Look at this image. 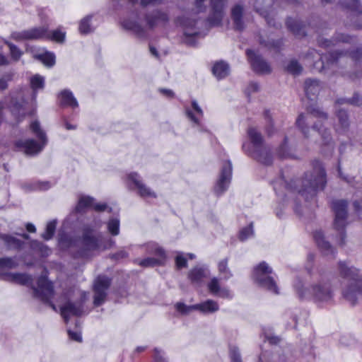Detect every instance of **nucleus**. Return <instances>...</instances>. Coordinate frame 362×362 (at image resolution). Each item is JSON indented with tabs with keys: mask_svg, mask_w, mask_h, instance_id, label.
<instances>
[{
	"mask_svg": "<svg viewBox=\"0 0 362 362\" xmlns=\"http://www.w3.org/2000/svg\"><path fill=\"white\" fill-rule=\"evenodd\" d=\"M230 358L232 362H242L240 355L237 349H233L230 350Z\"/></svg>",
	"mask_w": 362,
	"mask_h": 362,
	"instance_id": "obj_57",
	"label": "nucleus"
},
{
	"mask_svg": "<svg viewBox=\"0 0 362 362\" xmlns=\"http://www.w3.org/2000/svg\"><path fill=\"white\" fill-rule=\"evenodd\" d=\"M61 315L66 322L70 316H79L83 313V305L81 303L66 302L60 308Z\"/></svg>",
	"mask_w": 362,
	"mask_h": 362,
	"instance_id": "obj_19",
	"label": "nucleus"
},
{
	"mask_svg": "<svg viewBox=\"0 0 362 362\" xmlns=\"http://www.w3.org/2000/svg\"><path fill=\"white\" fill-rule=\"evenodd\" d=\"M68 334H69V337L76 341H81V334L78 333V332H71L70 330L68 331Z\"/></svg>",
	"mask_w": 362,
	"mask_h": 362,
	"instance_id": "obj_60",
	"label": "nucleus"
},
{
	"mask_svg": "<svg viewBox=\"0 0 362 362\" xmlns=\"http://www.w3.org/2000/svg\"><path fill=\"white\" fill-rule=\"evenodd\" d=\"M314 239L317 246L325 255L334 254V248L331 246L329 242L325 240L324 234L322 231H315L314 233Z\"/></svg>",
	"mask_w": 362,
	"mask_h": 362,
	"instance_id": "obj_23",
	"label": "nucleus"
},
{
	"mask_svg": "<svg viewBox=\"0 0 362 362\" xmlns=\"http://www.w3.org/2000/svg\"><path fill=\"white\" fill-rule=\"evenodd\" d=\"M264 117H265V119L267 120V122L269 124V127H267V130L268 133L270 134H271V131H270L269 128H270V127H272V116H271L270 112L269 111H265Z\"/></svg>",
	"mask_w": 362,
	"mask_h": 362,
	"instance_id": "obj_61",
	"label": "nucleus"
},
{
	"mask_svg": "<svg viewBox=\"0 0 362 362\" xmlns=\"http://www.w3.org/2000/svg\"><path fill=\"white\" fill-rule=\"evenodd\" d=\"M207 286L209 292L214 296H217L223 298H232L230 291L227 288H221L219 284V280L216 277L212 278Z\"/></svg>",
	"mask_w": 362,
	"mask_h": 362,
	"instance_id": "obj_22",
	"label": "nucleus"
},
{
	"mask_svg": "<svg viewBox=\"0 0 362 362\" xmlns=\"http://www.w3.org/2000/svg\"><path fill=\"white\" fill-rule=\"evenodd\" d=\"M56 228V221H52L47 224L46 230L42 234L45 240H49L52 238Z\"/></svg>",
	"mask_w": 362,
	"mask_h": 362,
	"instance_id": "obj_45",
	"label": "nucleus"
},
{
	"mask_svg": "<svg viewBox=\"0 0 362 362\" xmlns=\"http://www.w3.org/2000/svg\"><path fill=\"white\" fill-rule=\"evenodd\" d=\"M208 274L209 273L206 268L195 267L189 270L188 273V278L192 284H200Z\"/></svg>",
	"mask_w": 362,
	"mask_h": 362,
	"instance_id": "obj_24",
	"label": "nucleus"
},
{
	"mask_svg": "<svg viewBox=\"0 0 362 362\" xmlns=\"http://www.w3.org/2000/svg\"><path fill=\"white\" fill-rule=\"evenodd\" d=\"M5 43L9 47L11 57L14 60L18 61L20 59V57H21L23 52L13 44L9 42H7V41H5Z\"/></svg>",
	"mask_w": 362,
	"mask_h": 362,
	"instance_id": "obj_48",
	"label": "nucleus"
},
{
	"mask_svg": "<svg viewBox=\"0 0 362 362\" xmlns=\"http://www.w3.org/2000/svg\"><path fill=\"white\" fill-rule=\"evenodd\" d=\"M332 209L335 214L334 227L340 235L339 244H344L345 234L344 229L346 224L347 202L344 200H335L332 202Z\"/></svg>",
	"mask_w": 362,
	"mask_h": 362,
	"instance_id": "obj_8",
	"label": "nucleus"
},
{
	"mask_svg": "<svg viewBox=\"0 0 362 362\" xmlns=\"http://www.w3.org/2000/svg\"><path fill=\"white\" fill-rule=\"evenodd\" d=\"M129 178L135 185L137 194L142 198H156V193L153 191L149 187L145 185L142 180L139 179L137 173H133L129 175Z\"/></svg>",
	"mask_w": 362,
	"mask_h": 362,
	"instance_id": "obj_18",
	"label": "nucleus"
},
{
	"mask_svg": "<svg viewBox=\"0 0 362 362\" xmlns=\"http://www.w3.org/2000/svg\"><path fill=\"white\" fill-rule=\"evenodd\" d=\"M212 72L218 79H221L228 75L229 66L223 62H218L214 65Z\"/></svg>",
	"mask_w": 362,
	"mask_h": 362,
	"instance_id": "obj_30",
	"label": "nucleus"
},
{
	"mask_svg": "<svg viewBox=\"0 0 362 362\" xmlns=\"http://www.w3.org/2000/svg\"><path fill=\"white\" fill-rule=\"evenodd\" d=\"M110 285V279L104 276H98L94 284V304L97 306L101 305L105 300L107 290Z\"/></svg>",
	"mask_w": 362,
	"mask_h": 362,
	"instance_id": "obj_13",
	"label": "nucleus"
},
{
	"mask_svg": "<svg viewBox=\"0 0 362 362\" xmlns=\"http://www.w3.org/2000/svg\"><path fill=\"white\" fill-rule=\"evenodd\" d=\"M176 310L182 314L186 315L193 310H198L203 313H212L219 309L217 302L213 300H207L202 303L194 305H186L182 303H177L175 305Z\"/></svg>",
	"mask_w": 362,
	"mask_h": 362,
	"instance_id": "obj_10",
	"label": "nucleus"
},
{
	"mask_svg": "<svg viewBox=\"0 0 362 362\" xmlns=\"http://www.w3.org/2000/svg\"><path fill=\"white\" fill-rule=\"evenodd\" d=\"M337 103L344 104V103H351L355 105H360L362 104V98L358 95H355L350 100L340 99L337 100Z\"/></svg>",
	"mask_w": 362,
	"mask_h": 362,
	"instance_id": "obj_50",
	"label": "nucleus"
},
{
	"mask_svg": "<svg viewBox=\"0 0 362 362\" xmlns=\"http://www.w3.org/2000/svg\"><path fill=\"white\" fill-rule=\"evenodd\" d=\"M153 253L155 254L156 256H158L157 259H162V264H163L165 259V252L163 250V249L160 247L156 246L155 250L153 252Z\"/></svg>",
	"mask_w": 362,
	"mask_h": 362,
	"instance_id": "obj_56",
	"label": "nucleus"
},
{
	"mask_svg": "<svg viewBox=\"0 0 362 362\" xmlns=\"http://www.w3.org/2000/svg\"><path fill=\"white\" fill-rule=\"evenodd\" d=\"M6 280L16 284L25 285L30 281L31 278L24 274L9 273L6 276Z\"/></svg>",
	"mask_w": 362,
	"mask_h": 362,
	"instance_id": "obj_32",
	"label": "nucleus"
},
{
	"mask_svg": "<svg viewBox=\"0 0 362 362\" xmlns=\"http://www.w3.org/2000/svg\"><path fill=\"white\" fill-rule=\"evenodd\" d=\"M232 175V165L230 161H226L223 163L220 177L214 187L215 192L220 195L225 192L230 182Z\"/></svg>",
	"mask_w": 362,
	"mask_h": 362,
	"instance_id": "obj_14",
	"label": "nucleus"
},
{
	"mask_svg": "<svg viewBox=\"0 0 362 362\" xmlns=\"http://www.w3.org/2000/svg\"><path fill=\"white\" fill-rule=\"evenodd\" d=\"M212 6V13L209 18L210 23L218 25L221 23L224 16L223 0H210Z\"/></svg>",
	"mask_w": 362,
	"mask_h": 362,
	"instance_id": "obj_20",
	"label": "nucleus"
},
{
	"mask_svg": "<svg viewBox=\"0 0 362 362\" xmlns=\"http://www.w3.org/2000/svg\"><path fill=\"white\" fill-rule=\"evenodd\" d=\"M23 90L22 89H19L16 92L11 93V104L13 105L12 112L15 115H19L21 116H24L25 115V112H24L23 109Z\"/></svg>",
	"mask_w": 362,
	"mask_h": 362,
	"instance_id": "obj_21",
	"label": "nucleus"
},
{
	"mask_svg": "<svg viewBox=\"0 0 362 362\" xmlns=\"http://www.w3.org/2000/svg\"><path fill=\"white\" fill-rule=\"evenodd\" d=\"M102 247L101 240L93 235L90 231L83 233L81 240V250L79 255L82 257H88L90 253L98 250Z\"/></svg>",
	"mask_w": 362,
	"mask_h": 362,
	"instance_id": "obj_12",
	"label": "nucleus"
},
{
	"mask_svg": "<svg viewBox=\"0 0 362 362\" xmlns=\"http://www.w3.org/2000/svg\"><path fill=\"white\" fill-rule=\"evenodd\" d=\"M93 199L90 197L82 196L78 199V203L76 207L78 212L82 211L84 209L93 206Z\"/></svg>",
	"mask_w": 362,
	"mask_h": 362,
	"instance_id": "obj_38",
	"label": "nucleus"
},
{
	"mask_svg": "<svg viewBox=\"0 0 362 362\" xmlns=\"http://www.w3.org/2000/svg\"><path fill=\"white\" fill-rule=\"evenodd\" d=\"M351 40V38L349 36H345L342 34H339V35H338L337 38L334 40V42L330 41L327 39L322 38V39L319 40V43L322 46L327 47H329L331 45H335L340 42H349Z\"/></svg>",
	"mask_w": 362,
	"mask_h": 362,
	"instance_id": "obj_35",
	"label": "nucleus"
},
{
	"mask_svg": "<svg viewBox=\"0 0 362 362\" xmlns=\"http://www.w3.org/2000/svg\"><path fill=\"white\" fill-rule=\"evenodd\" d=\"M162 3V0H141L142 6H155Z\"/></svg>",
	"mask_w": 362,
	"mask_h": 362,
	"instance_id": "obj_59",
	"label": "nucleus"
},
{
	"mask_svg": "<svg viewBox=\"0 0 362 362\" xmlns=\"http://www.w3.org/2000/svg\"><path fill=\"white\" fill-rule=\"evenodd\" d=\"M296 290L302 299L312 297L313 300L321 304H327L332 301L334 293L330 279L327 275H322L309 288L301 283L296 285Z\"/></svg>",
	"mask_w": 362,
	"mask_h": 362,
	"instance_id": "obj_1",
	"label": "nucleus"
},
{
	"mask_svg": "<svg viewBox=\"0 0 362 362\" xmlns=\"http://www.w3.org/2000/svg\"><path fill=\"white\" fill-rule=\"evenodd\" d=\"M286 71L294 75H299L303 71V66L295 59L290 60L285 66Z\"/></svg>",
	"mask_w": 362,
	"mask_h": 362,
	"instance_id": "obj_36",
	"label": "nucleus"
},
{
	"mask_svg": "<svg viewBox=\"0 0 362 362\" xmlns=\"http://www.w3.org/2000/svg\"><path fill=\"white\" fill-rule=\"evenodd\" d=\"M139 264L144 267H154L162 264V259L154 257H148L140 261Z\"/></svg>",
	"mask_w": 362,
	"mask_h": 362,
	"instance_id": "obj_46",
	"label": "nucleus"
},
{
	"mask_svg": "<svg viewBox=\"0 0 362 362\" xmlns=\"http://www.w3.org/2000/svg\"><path fill=\"white\" fill-rule=\"evenodd\" d=\"M36 58L40 60L45 66L51 67L55 64V56L53 53L45 52L36 56Z\"/></svg>",
	"mask_w": 362,
	"mask_h": 362,
	"instance_id": "obj_37",
	"label": "nucleus"
},
{
	"mask_svg": "<svg viewBox=\"0 0 362 362\" xmlns=\"http://www.w3.org/2000/svg\"><path fill=\"white\" fill-rule=\"evenodd\" d=\"M179 21L184 28V42L189 46L195 45L197 37L201 35L197 27L198 22L186 16L180 18Z\"/></svg>",
	"mask_w": 362,
	"mask_h": 362,
	"instance_id": "obj_9",
	"label": "nucleus"
},
{
	"mask_svg": "<svg viewBox=\"0 0 362 362\" xmlns=\"http://www.w3.org/2000/svg\"><path fill=\"white\" fill-rule=\"evenodd\" d=\"M59 98L60 100V103L62 105H68L71 107H76L78 105V102L74 97L72 93L68 90H62L59 93Z\"/></svg>",
	"mask_w": 362,
	"mask_h": 362,
	"instance_id": "obj_29",
	"label": "nucleus"
},
{
	"mask_svg": "<svg viewBox=\"0 0 362 362\" xmlns=\"http://www.w3.org/2000/svg\"><path fill=\"white\" fill-rule=\"evenodd\" d=\"M313 172L307 173L303 182V189L299 191L307 198V194L314 196L316 191L322 189L326 184V173L322 164L315 160L313 164Z\"/></svg>",
	"mask_w": 362,
	"mask_h": 362,
	"instance_id": "obj_4",
	"label": "nucleus"
},
{
	"mask_svg": "<svg viewBox=\"0 0 362 362\" xmlns=\"http://www.w3.org/2000/svg\"><path fill=\"white\" fill-rule=\"evenodd\" d=\"M155 362H166L165 358L163 356L161 351L156 349L154 350Z\"/></svg>",
	"mask_w": 362,
	"mask_h": 362,
	"instance_id": "obj_58",
	"label": "nucleus"
},
{
	"mask_svg": "<svg viewBox=\"0 0 362 362\" xmlns=\"http://www.w3.org/2000/svg\"><path fill=\"white\" fill-rule=\"evenodd\" d=\"M305 91L308 97H315L321 89L320 82L315 79H307L305 81Z\"/></svg>",
	"mask_w": 362,
	"mask_h": 362,
	"instance_id": "obj_26",
	"label": "nucleus"
},
{
	"mask_svg": "<svg viewBox=\"0 0 362 362\" xmlns=\"http://www.w3.org/2000/svg\"><path fill=\"white\" fill-rule=\"evenodd\" d=\"M93 209L97 211H105L107 208V205L105 204H93Z\"/></svg>",
	"mask_w": 362,
	"mask_h": 362,
	"instance_id": "obj_62",
	"label": "nucleus"
},
{
	"mask_svg": "<svg viewBox=\"0 0 362 362\" xmlns=\"http://www.w3.org/2000/svg\"><path fill=\"white\" fill-rule=\"evenodd\" d=\"M272 269L265 262L259 263L254 269L255 280L263 288L274 293H279L277 286L273 279L268 275Z\"/></svg>",
	"mask_w": 362,
	"mask_h": 362,
	"instance_id": "obj_7",
	"label": "nucleus"
},
{
	"mask_svg": "<svg viewBox=\"0 0 362 362\" xmlns=\"http://www.w3.org/2000/svg\"><path fill=\"white\" fill-rule=\"evenodd\" d=\"M318 117L326 119L327 117L325 112L319 110L314 111L306 115L300 114L298 116L296 120V124L300 129L305 137H308V125L313 122L315 118Z\"/></svg>",
	"mask_w": 362,
	"mask_h": 362,
	"instance_id": "obj_16",
	"label": "nucleus"
},
{
	"mask_svg": "<svg viewBox=\"0 0 362 362\" xmlns=\"http://www.w3.org/2000/svg\"><path fill=\"white\" fill-rule=\"evenodd\" d=\"M252 69L259 74H267L272 71L270 66L260 56L253 51L248 49L246 52Z\"/></svg>",
	"mask_w": 362,
	"mask_h": 362,
	"instance_id": "obj_17",
	"label": "nucleus"
},
{
	"mask_svg": "<svg viewBox=\"0 0 362 362\" xmlns=\"http://www.w3.org/2000/svg\"><path fill=\"white\" fill-rule=\"evenodd\" d=\"M176 265L179 269L187 267V259L184 257L183 254L179 252L175 257Z\"/></svg>",
	"mask_w": 362,
	"mask_h": 362,
	"instance_id": "obj_53",
	"label": "nucleus"
},
{
	"mask_svg": "<svg viewBox=\"0 0 362 362\" xmlns=\"http://www.w3.org/2000/svg\"><path fill=\"white\" fill-rule=\"evenodd\" d=\"M91 18L92 16H87L80 21L78 30L81 34H88L93 31L90 24Z\"/></svg>",
	"mask_w": 362,
	"mask_h": 362,
	"instance_id": "obj_39",
	"label": "nucleus"
},
{
	"mask_svg": "<svg viewBox=\"0 0 362 362\" xmlns=\"http://www.w3.org/2000/svg\"><path fill=\"white\" fill-rule=\"evenodd\" d=\"M66 33L64 32L61 31L59 29L54 30L52 33H48L47 32V35L45 37L54 40L57 42L62 43L64 41Z\"/></svg>",
	"mask_w": 362,
	"mask_h": 362,
	"instance_id": "obj_42",
	"label": "nucleus"
},
{
	"mask_svg": "<svg viewBox=\"0 0 362 362\" xmlns=\"http://www.w3.org/2000/svg\"><path fill=\"white\" fill-rule=\"evenodd\" d=\"M30 85L34 90L42 89L44 87V78L39 75H35L31 78Z\"/></svg>",
	"mask_w": 362,
	"mask_h": 362,
	"instance_id": "obj_47",
	"label": "nucleus"
},
{
	"mask_svg": "<svg viewBox=\"0 0 362 362\" xmlns=\"http://www.w3.org/2000/svg\"><path fill=\"white\" fill-rule=\"evenodd\" d=\"M122 25L124 29L131 30L139 36H142L144 34V28L134 21L126 19L122 23Z\"/></svg>",
	"mask_w": 362,
	"mask_h": 362,
	"instance_id": "obj_31",
	"label": "nucleus"
},
{
	"mask_svg": "<svg viewBox=\"0 0 362 362\" xmlns=\"http://www.w3.org/2000/svg\"><path fill=\"white\" fill-rule=\"evenodd\" d=\"M11 38L16 41L27 40L25 30L13 33L11 34Z\"/></svg>",
	"mask_w": 362,
	"mask_h": 362,
	"instance_id": "obj_55",
	"label": "nucleus"
},
{
	"mask_svg": "<svg viewBox=\"0 0 362 362\" xmlns=\"http://www.w3.org/2000/svg\"><path fill=\"white\" fill-rule=\"evenodd\" d=\"M247 136L252 144V149L247 148L246 144L243 145V149L257 161L269 165L272 162V156L269 147L264 145L262 134L257 128L250 127L247 129Z\"/></svg>",
	"mask_w": 362,
	"mask_h": 362,
	"instance_id": "obj_3",
	"label": "nucleus"
},
{
	"mask_svg": "<svg viewBox=\"0 0 362 362\" xmlns=\"http://www.w3.org/2000/svg\"><path fill=\"white\" fill-rule=\"evenodd\" d=\"M0 267L15 268L17 267V263L11 258L0 259Z\"/></svg>",
	"mask_w": 362,
	"mask_h": 362,
	"instance_id": "obj_51",
	"label": "nucleus"
},
{
	"mask_svg": "<svg viewBox=\"0 0 362 362\" xmlns=\"http://www.w3.org/2000/svg\"><path fill=\"white\" fill-rule=\"evenodd\" d=\"M253 235V226L252 223L250 224L247 227L244 228L240 233V239L245 240L248 238Z\"/></svg>",
	"mask_w": 362,
	"mask_h": 362,
	"instance_id": "obj_49",
	"label": "nucleus"
},
{
	"mask_svg": "<svg viewBox=\"0 0 362 362\" xmlns=\"http://www.w3.org/2000/svg\"><path fill=\"white\" fill-rule=\"evenodd\" d=\"M169 20L168 13L160 10H154L146 16V25L150 29L164 27Z\"/></svg>",
	"mask_w": 362,
	"mask_h": 362,
	"instance_id": "obj_15",
	"label": "nucleus"
},
{
	"mask_svg": "<svg viewBox=\"0 0 362 362\" xmlns=\"http://www.w3.org/2000/svg\"><path fill=\"white\" fill-rule=\"evenodd\" d=\"M243 7L240 5H235L231 11V16L235 24L236 29L241 30L243 28Z\"/></svg>",
	"mask_w": 362,
	"mask_h": 362,
	"instance_id": "obj_27",
	"label": "nucleus"
},
{
	"mask_svg": "<svg viewBox=\"0 0 362 362\" xmlns=\"http://www.w3.org/2000/svg\"><path fill=\"white\" fill-rule=\"evenodd\" d=\"M279 154L282 158H288L291 156V154L288 152L286 140H285L284 144L280 146L279 148Z\"/></svg>",
	"mask_w": 362,
	"mask_h": 362,
	"instance_id": "obj_54",
	"label": "nucleus"
},
{
	"mask_svg": "<svg viewBox=\"0 0 362 362\" xmlns=\"http://www.w3.org/2000/svg\"><path fill=\"white\" fill-rule=\"evenodd\" d=\"M206 0H195V6L198 12L203 11L205 7L202 6V3Z\"/></svg>",
	"mask_w": 362,
	"mask_h": 362,
	"instance_id": "obj_63",
	"label": "nucleus"
},
{
	"mask_svg": "<svg viewBox=\"0 0 362 362\" xmlns=\"http://www.w3.org/2000/svg\"><path fill=\"white\" fill-rule=\"evenodd\" d=\"M317 129L318 133L322 136L324 144L327 146L329 151L332 153L333 151L334 146L330 133L327 129H322L321 126L318 127L316 124L313 125V129Z\"/></svg>",
	"mask_w": 362,
	"mask_h": 362,
	"instance_id": "obj_33",
	"label": "nucleus"
},
{
	"mask_svg": "<svg viewBox=\"0 0 362 362\" xmlns=\"http://www.w3.org/2000/svg\"><path fill=\"white\" fill-rule=\"evenodd\" d=\"M192 106L196 112L197 115L189 110H186V114L192 122L195 124H199L200 118L203 117V111L195 100L192 102Z\"/></svg>",
	"mask_w": 362,
	"mask_h": 362,
	"instance_id": "obj_34",
	"label": "nucleus"
},
{
	"mask_svg": "<svg viewBox=\"0 0 362 362\" xmlns=\"http://www.w3.org/2000/svg\"><path fill=\"white\" fill-rule=\"evenodd\" d=\"M338 124L336 125V131L339 133H344L348 130L349 127V120L347 113L343 110L337 112Z\"/></svg>",
	"mask_w": 362,
	"mask_h": 362,
	"instance_id": "obj_25",
	"label": "nucleus"
},
{
	"mask_svg": "<svg viewBox=\"0 0 362 362\" xmlns=\"http://www.w3.org/2000/svg\"><path fill=\"white\" fill-rule=\"evenodd\" d=\"M30 129L41 141V144H37L33 139H28L25 141L19 140L16 141V146L21 148L26 155L33 156L40 152L46 145L47 137L45 132L40 129L38 122H33L30 124Z\"/></svg>",
	"mask_w": 362,
	"mask_h": 362,
	"instance_id": "obj_5",
	"label": "nucleus"
},
{
	"mask_svg": "<svg viewBox=\"0 0 362 362\" xmlns=\"http://www.w3.org/2000/svg\"><path fill=\"white\" fill-rule=\"evenodd\" d=\"M346 54H348V52L344 53L341 52H339L338 51L331 52L329 54V57H325L327 62L326 64H325L321 54L315 49H310L306 54V59L310 65H313L315 69L321 71L330 64L333 66L335 63H337L340 59L346 57Z\"/></svg>",
	"mask_w": 362,
	"mask_h": 362,
	"instance_id": "obj_6",
	"label": "nucleus"
},
{
	"mask_svg": "<svg viewBox=\"0 0 362 362\" xmlns=\"http://www.w3.org/2000/svg\"><path fill=\"white\" fill-rule=\"evenodd\" d=\"M47 31V28L44 27L33 28L28 30H25L26 40H35L42 39L43 37H45Z\"/></svg>",
	"mask_w": 362,
	"mask_h": 362,
	"instance_id": "obj_28",
	"label": "nucleus"
},
{
	"mask_svg": "<svg viewBox=\"0 0 362 362\" xmlns=\"http://www.w3.org/2000/svg\"><path fill=\"white\" fill-rule=\"evenodd\" d=\"M108 231L112 235H117L119 233V221L117 218H112L107 222Z\"/></svg>",
	"mask_w": 362,
	"mask_h": 362,
	"instance_id": "obj_43",
	"label": "nucleus"
},
{
	"mask_svg": "<svg viewBox=\"0 0 362 362\" xmlns=\"http://www.w3.org/2000/svg\"><path fill=\"white\" fill-rule=\"evenodd\" d=\"M34 296L41 300L49 303V305L54 310H56L55 305L49 303V300L53 297V286L45 276H40L37 281V288H33Z\"/></svg>",
	"mask_w": 362,
	"mask_h": 362,
	"instance_id": "obj_11",
	"label": "nucleus"
},
{
	"mask_svg": "<svg viewBox=\"0 0 362 362\" xmlns=\"http://www.w3.org/2000/svg\"><path fill=\"white\" fill-rule=\"evenodd\" d=\"M12 74H6L0 78V90H4L8 87V82L11 81Z\"/></svg>",
	"mask_w": 362,
	"mask_h": 362,
	"instance_id": "obj_52",
	"label": "nucleus"
},
{
	"mask_svg": "<svg viewBox=\"0 0 362 362\" xmlns=\"http://www.w3.org/2000/svg\"><path fill=\"white\" fill-rule=\"evenodd\" d=\"M258 89H259V86L256 83H250V85L248 86V88H247V90L250 93L256 92L258 90Z\"/></svg>",
	"mask_w": 362,
	"mask_h": 362,
	"instance_id": "obj_64",
	"label": "nucleus"
},
{
	"mask_svg": "<svg viewBox=\"0 0 362 362\" xmlns=\"http://www.w3.org/2000/svg\"><path fill=\"white\" fill-rule=\"evenodd\" d=\"M218 272L221 278L223 279H228L232 274L228 267L227 259H223L218 263Z\"/></svg>",
	"mask_w": 362,
	"mask_h": 362,
	"instance_id": "obj_40",
	"label": "nucleus"
},
{
	"mask_svg": "<svg viewBox=\"0 0 362 362\" xmlns=\"http://www.w3.org/2000/svg\"><path fill=\"white\" fill-rule=\"evenodd\" d=\"M339 270L341 276L349 279V284L343 291L344 298L352 305L362 297V276L358 269L349 267L345 262H339Z\"/></svg>",
	"mask_w": 362,
	"mask_h": 362,
	"instance_id": "obj_2",
	"label": "nucleus"
},
{
	"mask_svg": "<svg viewBox=\"0 0 362 362\" xmlns=\"http://www.w3.org/2000/svg\"><path fill=\"white\" fill-rule=\"evenodd\" d=\"M1 238L10 248H19L23 244L20 240L10 235H1Z\"/></svg>",
	"mask_w": 362,
	"mask_h": 362,
	"instance_id": "obj_41",
	"label": "nucleus"
},
{
	"mask_svg": "<svg viewBox=\"0 0 362 362\" xmlns=\"http://www.w3.org/2000/svg\"><path fill=\"white\" fill-rule=\"evenodd\" d=\"M287 27L296 35H304V32L301 31L300 25L293 19H288L286 22Z\"/></svg>",
	"mask_w": 362,
	"mask_h": 362,
	"instance_id": "obj_44",
	"label": "nucleus"
}]
</instances>
